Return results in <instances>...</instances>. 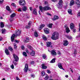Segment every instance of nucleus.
<instances>
[{"label":"nucleus","instance_id":"46","mask_svg":"<svg viewBox=\"0 0 80 80\" xmlns=\"http://www.w3.org/2000/svg\"><path fill=\"white\" fill-rule=\"evenodd\" d=\"M31 77H32L33 78H34L35 76V74H31Z\"/></svg>","mask_w":80,"mask_h":80},{"label":"nucleus","instance_id":"11","mask_svg":"<svg viewBox=\"0 0 80 80\" xmlns=\"http://www.w3.org/2000/svg\"><path fill=\"white\" fill-rule=\"evenodd\" d=\"M58 66L60 68H61V69H62V70H65L63 68V67H62V63H58Z\"/></svg>","mask_w":80,"mask_h":80},{"label":"nucleus","instance_id":"38","mask_svg":"<svg viewBox=\"0 0 80 80\" xmlns=\"http://www.w3.org/2000/svg\"><path fill=\"white\" fill-rule=\"evenodd\" d=\"M34 36L35 37H37L38 36V33L37 32H34Z\"/></svg>","mask_w":80,"mask_h":80},{"label":"nucleus","instance_id":"26","mask_svg":"<svg viewBox=\"0 0 80 80\" xmlns=\"http://www.w3.org/2000/svg\"><path fill=\"white\" fill-rule=\"evenodd\" d=\"M57 7L58 8H62V5L58 4V5L57 6Z\"/></svg>","mask_w":80,"mask_h":80},{"label":"nucleus","instance_id":"30","mask_svg":"<svg viewBox=\"0 0 80 80\" xmlns=\"http://www.w3.org/2000/svg\"><path fill=\"white\" fill-rule=\"evenodd\" d=\"M55 60H56V58H54L53 59H52L51 61H50V63H55Z\"/></svg>","mask_w":80,"mask_h":80},{"label":"nucleus","instance_id":"62","mask_svg":"<svg viewBox=\"0 0 80 80\" xmlns=\"http://www.w3.org/2000/svg\"><path fill=\"white\" fill-rule=\"evenodd\" d=\"M78 26L79 27V31L80 32V23H79Z\"/></svg>","mask_w":80,"mask_h":80},{"label":"nucleus","instance_id":"59","mask_svg":"<svg viewBox=\"0 0 80 80\" xmlns=\"http://www.w3.org/2000/svg\"><path fill=\"white\" fill-rule=\"evenodd\" d=\"M47 71V72L48 73H50V70H48Z\"/></svg>","mask_w":80,"mask_h":80},{"label":"nucleus","instance_id":"33","mask_svg":"<svg viewBox=\"0 0 80 80\" xmlns=\"http://www.w3.org/2000/svg\"><path fill=\"white\" fill-rule=\"evenodd\" d=\"M6 10H8V11H10V7H9L8 6H7L6 7Z\"/></svg>","mask_w":80,"mask_h":80},{"label":"nucleus","instance_id":"55","mask_svg":"<svg viewBox=\"0 0 80 80\" xmlns=\"http://www.w3.org/2000/svg\"><path fill=\"white\" fill-rule=\"evenodd\" d=\"M76 30V29H74L72 31L73 32V33H75Z\"/></svg>","mask_w":80,"mask_h":80},{"label":"nucleus","instance_id":"54","mask_svg":"<svg viewBox=\"0 0 80 80\" xmlns=\"http://www.w3.org/2000/svg\"><path fill=\"white\" fill-rule=\"evenodd\" d=\"M14 49L16 50V49H17V46H14Z\"/></svg>","mask_w":80,"mask_h":80},{"label":"nucleus","instance_id":"51","mask_svg":"<svg viewBox=\"0 0 80 80\" xmlns=\"http://www.w3.org/2000/svg\"><path fill=\"white\" fill-rule=\"evenodd\" d=\"M77 50H74V54H75H75H77Z\"/></svg>","mask_w":80,"mask_h":80},{"label":"nucleus","instance_id":"45","mask_svg":"<svg viewBox=\"0 0 80 80\" xmlns=\"http://www.w3.org/2000/svg\"><path fill=\"white\" fill-rule=\"evenodd\" d=\"M11 67L12 69H13V68H14V65L12 64V65L11 66Z\"/></svg>","mask_w":80,"mask_h":80},{"label":"nucleus","instance_id":"6","mask_svg":"<svg viewBox=\"0 0 80 80\" xmlns=\"http://www.w3.org/2000/svg\"><path fill=\"white\" fill-rule=\"evenodd\" d=\"M13 56L15 62H18V60H19L18 57L16 54H15L13 55Z\"/></svg>","mask_w":80,"mask_h":80},{"label":"nucleus","instance_id":"22","mask_svg":"<svg viewBox=\"0 0 80 80\" xmlns=\"http://www.w3.org/2000/svg\"><path fill=\"white\" fill-rule=\"evenodd\" d=\"M28 41H29V38H26V39L24 40V42H26V43H27V42H28Z\"/></svg>","mask_w":80,"mask_h":80},{"label":"nucleus","instance_id":"31","mask_svg":"<svg viewBox=\"0 0 80 80\" xmlns=\"http://www.w3.org/2000/svg\"><path fill=\"white\" fill-rule=\"evenodd\" d=\"M1 28H3L4 27V24H3V22H1Z\"/></svg>","mask_w":80,"mask_h":80},{"label":"nucleus","instance_id":"43","mask_svg":"<svg viewBox=\"0 0 80 80\" xmlns=\"http://www.w3.org/2000/svg\"><path fill=\"white\" fill-rule=\"evenodd\" d=\"M48 78H49L48 76H46L44 78V79L45 80H48Z\"/></svg>","mask_w":80,"mask_h":80},{"label":"nucleus","instance_id":"56","mask_svg":"<svg viewBox=\"0 0 80 80\" xmlns=\"http://www.w3.org/2000/svg\"><path fill=\"white\" fill-rule=\"evenodd\" d=\"M18 12H22V10H21V9L19 8L18 9Z\"/></svg>","mask_w":80,"mask_h":80},{"label":"nucleus","instance_id":"8","mask_svg":"<svg viewBox=\"0 0 80 80\" xmlns=\"http://www.w3.org/2000/svg\"><path fill=\"white\" fill-rule=\"evenodd\" d=\"M76 3L77 5V7L78 8L80 7V1L77 0L76 1Z\"/></svg>","mask_w":80,"mask_h":80},{"label":"nucleus","instance_id":"42","mask_svg":"<svg viewBox=\"0 0 80 80\" xmlns=\"http://www.w3.org/2000/svg\"><path fill=\"white\" fill-rule=\"evenodd\" d=\"M28 48H30V49L31 50H32V49H33V48L31 46H28Z\"/></svg>","mask_w":80,"mask_h":80},{"label":"nucleus","instance_id":"9","mask_svg":"<svg viewBox=\"0 0 80 80\" xmlns=\"http://www.w3.org/2000/svg\"><path fill=\"white\" fill-rule=\"evenodd\" d=\"M51 55H57V52L55 50H52L51 51Z\"/></svg>","mask_w":80,"mask_h":80},{"label":"nucleus","instance_id":"23","mask_svg":"<svg viewBox=\"0 0 80 80\" xmlns=\"http://www.w3.org/2000/svg\"><path fill=\"white\" fill-rule=\"evenodd\" d=\"M66 38L68 39H72V38H73L72 36L69 35H67L66 36Z\"/></svg>","mask_w":80,"mask_h":80},{"label":"nucleus","instance_id":"1","mask_svg":"<svg viewBox=\"0 0 80 80\" xmlns=\"http://www.w3.org/2000/svg\"><path fill=\"white\" fill-rule=\"evenodd\" d=\"M16 34L17 35L14 34H12V35L11 37V39L12 42H13V40H14V39L15 37H17V36H20V34H21V30H18L16 32Z\"/></svg>","mask_w":80,"mask_h":80},{"label":"nucleus","instance_id":"40","mask_svg":"<svg viewBox=\"0 0 80 80\" xmlns=\"http://www.w3.org/2000/svg\"><path fill=\"white\" fill-rule=\"evenodd\" d=\"M77 16L78 17H80V12H79L78 14H77Z\"/></svg>","mask_w":80,"mask_h":80},{"label":"nucleus","instance_id":"4","mask_svg":"<svg viewBox=\"0 0 80 80\" xmlns=\"http://www.w3.org/2000/svg\"><path fill=\"white\" fill-rule=\"evenodd\" d=\"M19 3L20 5L25 6V4H26V2H25V1L24 0H20L19 1Z\"/></svg>","mask_w":80,"mask_h":80},{"label":"nucleus","instance_id":"16","mask_svg":"<svg viewBox=\"0 0 80 80\" xmlns=\"http://www.w3.org/2000/svg\"><path fill=\"white\" fill-rule=\"evenodd\" d=\"M74 27H75L74 25L73 24V23H71L70 24V28L72 30V29H73V28H74Z\"/></svg>","mask_w":80,"mask_h":80},{"label":"nucleus","instance_id":"12","mask_svg":"<svg viewBox=\"0 0 80 80\" xmlns=\"http://www.w3.org/2000/svg\"><path fill=\"white\" fill-rule=\"evenodd\" d=\"M44 32L45 33L48 34L49 33V29L47 28H45L44 29Z\"/></svg>","mask_w":80,"mask_h":80},{"label":"nucleus","instance_id":"41","mask_svg":"<svg viewBox=\"0 0 80 80\" xmlns=\"http://www.w3.org/2000/svg\"><path fill=\"white\" fill-rule=\"evenodd\" d=\"M3 2V0H0V5H2Z\"/></svg>","mask_w":80,"mask_h":80},{"label":"nucleus","instance_id":"17","mask_svg":"<svg viewBox=\"0 0 80 80\" xmlns=\"http://www.w3.org/2000/svg\"><path fill=\"white\" fill-rule=\"evenodd\" d=\"M5 53H6V55H8L9 54H10V52L8 51V49H7L5 50Z\"/></svg>","mask_w":80,"mask_h":80},{"label":"nucleus","instance_id":"39","mask_svg":"<svg viewBox=\"0 0 80 80\" xmlns=\"http://www.w3.org/2000/svg\"><path fill=\"white\" fill-rule=\"evenodd\" d=\"M5 31H6V30L5 29H2V33H5Z\"/></svg>","mask_w":80,"mask_h":80},{"label":"nucleus","instance_id":"32","mask_svg":"<svg viewBox=\"0 0 80 80\" xmlns=\"http://www.w3.org/2000/svg\"><path fill=\"white\" fill-rule=\"evenodd\" d=\"M22 54L25 57L27 56V53H26L25 52H23Z\"/></svg>","mask_w":80,"mask_h":80},{"label":"nucleus","instance_id":"25","mask_svg":"<svg viewBox=\"0 0 80 80\" xmlns=\"http://www.w3.org/2000/svg\"><path fill=\"white\" fill-rule=\"evenodd\" d=\"M22 10L24 12H25V11H26V10H27V7H26V6L23 7L22 8Z\"/></svg>","mask_w":80,"mask_h":80},{"label":"nucleus","instance_id":"58","mask_svg":"<svg viewBox=\"0 0 80 80\" xmlns=\"http://www.w3.org/2000/svg\"><path fill=\"white\" fill-rule=\"evenodd\" d=\"M47 15H49L50 16H51L52 15H51V14L49 13H47Z\"/></svg>","mask_w":80,"mask_h":80},{"label":"nucleus","instance_id":"28","mask_svg":"<svg viewBox=\"0 0 80 80\" xmlns=\"http://www.w3.org/2000/svg\"><path fill=\"white\" fill-rule=\"evenodd\" d=\"M15 16H16V14L15 13H13L10 16L11 18H13V17H15Z\"/></svg>","mask_w":80,"mask_h":80},{"label":"nucleus","instance_id":"49","mask_svg":"<svg viewBox=\"0 0 80 80\" xmlns=\"http://www.w3.org/2000/svg\"><path fill=\"white\" fill-rule=\"evenodd\" d=\"M21 48L22 50H24L25 49V47H24V46H22L21 47Z\"/></svg>","mask_w":80,"mask_h":80},{"label":"nucleus","instance_id":"18","mask_svg":"<svg viewBox=\"0 0 80 80\" xmlns=\"http://www.w3.org/2000/svg\"><path fill=\"white\" fill-rule=\"evenodd\" d=\"M47 46L48 47H49L50 45H52V42H47Z\"/></svg>","mask_w":80,"mask_h":80},{"label":"nucleus","instance_id":"34","mask_svg":"<svg viewBox=\"0 0 80 80\" xmlns=\"http://www.w3.org/2000/svg\"><path fill=\"white\" fill-rule=\"evenodd\" d=\"M41 75L42 76H44V75H45V72H44V71H42L41 72Z\"/></svg>","mask_w":80,"mask_h":80},{"label":"nucleus","instance_id":"10","mask_svg":"<svg viewBox=\"0 0 80 80\" xmlns=\"http://www.w3.org/2000/svg\"><path fill=\"white\" fill-rule=\"evenodd\" d=\"M64 43L63 44L64 46H67L68 45V42L67 40H64L63 41Z\"/></svg>","mask_w":80,"mask_h":80},{"label":"nucleus","instance_id":"2","mask_svg":"<svg viewBox=\"0 0 80 80\" xmlns=\"http://www.w3.org/2000/svg\"><path fill=\"white\" fill-rule=\"evenodd\" d=\"M39 8L41 12L42 13L43 12V11H47V10H51L52 9L50 7L48 6H45L43 8L42 6H39Z\"/></svg>","mask_w":80,"mask_h":80},{"label":"nucleus","instance_id":"48","mask_svg":"<svg viewBox=\"0 0 80 80\" xmlns=\"http://www.w3.org/2000/svg\"><path fill=\"white\" fill-rule=\"evenodd\" d=\"M30 27H30V25H29V26H26V28H30Z\"/></svg>","mask_w":80,"mask_h":80},{"label":"nucleus","instance_id":"13","mask_svg":"<svg viewBox=\"0 0 80 80\" xmlns=\"http://www.w3.org/2000/svg\"><path fill=\"white\" fill-rule=\"evenodd\" d=\"M42 69H47V66H45L44 63L42 64Z\"/></svg>","mask_w":80,"mask_h":80},{"label":"nucleus","instance_id":"61","mask_svg":"<svg viewBox=\"0 0 80 80\" xmlns=\"http://www.w3.org/2000/svg\"><path fill=\"white\" fill-rule=\"evenodd\" d=\"M14 64L15 65H17L18 64V63L17 62H14Z\"/></svg>","mask_w":80,"mask_h":80},{"label":"nucleus","instance_id":"60","mask_svg":"<svg viewBox=\"0 0 80 80\" xmlns=\"http://www.w3.org/2000/svg\"><path fill=\"white\" fill-rule=\"evenodd\" d=\"M29 8H30V10H31V11H32L33 9H32V7H30Z\"/></svg>","mask_w":80,"mask_h":80},{"label":"nucleus","instance_id":"21","mask_svg":"<svg viewBox=\"0 0 80 80\" xmlns=\"http://www.w3.org/2000/svg\"><path fill=\"white\" fill-rule=\"evenodd\" d=\"M30 55L32 56H35V51H32V52H31V53Z\"/></svg>","mask_w":80,"mask_h":80},{"label":"nucleus","instance_id":"19","mask_svg":"<svg viewBox=\"0 0 80 80\" xmlns=\"http://www.w3.org/2000/svg\"><path fill=\"white\" fill-rule=\"evenodd\" d=\"M45 26V25L44 24H42L40 25V27L38 28V29L39 30H40L41 29H42V28H43Z\"/></svg>","mask_w":80,"mask_h":80},{"label":"nucleus","instance_id":"53","mask_svg":"<svg viewBox=\"0 0 80 80\" xmlns=\"http://www.w3.org/2000/svg\"><path fill=\"white\" fill-rule=\"evenodd\" d=\"M15 42L16 43H19V41H18V40H15Z\"/></svg>","mask_w":80,"mask_h":80},{"label":"nucleus","instance_id":"64","mask_svg":"<svg viewBox=\"0 0 80 80\" xmlns=\"http://www.w3.org/2000/svg\"><path fill=\"white\" fill-rule=\"evenodd\" d=\"M78 80H80V76H79L78 78Z\"/></svg>","mask_w":80,"mask_h":80},{"label":"nucleus","instance_id":"36","mask_svg":"<svg viewBox=\"0 0 80 80\" xmlns=\"http://www.w3.org/2000/svg\"><path fill=\"white\" fill-rule=\"evenodd\" d=\"M52 25H53V24L52 23L49 24L48 25V27H49V28H52Z\"/></svg>","mask_w":80,"mask_h":80},{"label":"nucleus","instance_id":"15","mask_svg":"<svg viewBox=\"0 0 80 80\" xmlns=\"http://www.w3.org/2000/svg\"><path fill=\"white\" fill-rule=\"evenodd\" d=\"M32 13L33 14L35 15H37V9H36V8L34 9Z\"/></svg>","mask_w":80,"mask_h":80},{"label":"nucleus","instance_id":"3","mask_svg":"<svg viewBox=\"0 0 80 80\" xmlns=\"http://www.w3.org/2000/svg\"><path fill=\"white\" fill-rule=\"evenodd\" d=\"M58 33L57 32H54L52 34V40H57L58 38Z\"/></svg>","mask_w":80,"mask_h":80},{"label":"nucleus","instance_id":"20","mask_svg":"<svg viewBox=\"0 0 80 80\" xmlns=\"http://www.w3.org/2000/svg\"><path fill=\"white\" fill-rule=\"evenodd\" d=\"M59 18L58 17V16H55L53 20L55 21V20H58Z\"/></svg>","mask_w":80,"mask_h":80},{"label":"nucleus","instance_id":"52","mask_svg":"<svg viewBox=\"0 0 80 80\" xmlns=\"http://www.w3.org/2000/svg\"><path fill=\"white\" fill-rule=\"evenodd\" d=\"M11 5L12 6H13V7H15V3H12Z\"/></svg>","mask_w":80,"mask_h":80},{"label":"nucleus","instance_id":"57","mask_svg":"<svg viewBox=\"0 0 80 80\" xmlns=\"http://www.w3.org/2000/svg\"><path fill=\"white\" fill-rule=\"evenodd\" d=\"M13 18H11L10 19V22H12V21H13Z\"/></svg>","mask_w":80,"mask_h":80},{"label":"nucleus","instance_id":"24","mask_svg":"<svg viewBox=\"0 0 80 80\" xmlns=\"http://www.w3.org/2000/svg\"><path fill=\"white\" fill-rule=\"evenodd\" d=\"M58 4L61 5H63V1H62V0H59V2H58Z\"/></svg>","mask_w":80,"mask_h":80},{"label":"nucleus","instance_id":"29","mask_svg":"<svg viewBox=\"0 0 80 80\" xmlns=\"http://www.w3.org/2000/svg\"><path fill=\"white\" fill-rule=\"evenodd\" d=\"M42 38L43 40H44V41H46L47 40V38L45 37V36L43 35L42 36Z\"/></svg>","mask_w":80,"mask_h":80},{"label":"nucleus","instance_id":"63","mask_svg":"<svg viewBox=\"0 0 80 80\" xmlns=\"http://www.w3.org/2000/svg\"><path fill=\"white\" fill-rule=\"evenodd\" d=\"M16 80H20V79H19V78L18 77H16Z\"/></svg>","mask_w":80,"mask_h":80},{"label":"nucleus","instance_id":"35","mask_svg":"<svg viewBox=\"0 0 80 80\" xmlns=\"http://www.w3.org/2000/svg\"><path fill=\"white\" fill-rule=\"evenodd\" d=\"M42 57L44 59H45V58H47V57H46V56L45 55V54H43L42 55Z\"/></svg>","mask_w":80,"mask_h":80},{"label":"nucleus","instance_id":"5","mask_svg":"<svg viewBox=\"0 0 80 80\" xmlns=\"http://www.w3.org/2000/svg\"><path fill=\"white\" fill-rule=\"evenodd\" d=\"M65 28H66V32L67 33H68L70 32V30H69V28L68 27V26H67V25L66 24L65 25Z\"/></svg>","mask_w":80,"mask_h":80},{"label":"nucleus","instance_id":"37","mask_svg":"<svg viewBox=\"0 0 80 80\" xmlns=\"http://www.w3.org/2000/svg\"><path fill=\"white\" fill-rule=\"evenodd\" d=\"M9 50H10L11 52H12L13 51V49H12V47H9L8 48Z\"/></svg>","mask_w":80,"mask_h":80},{"label":"nucleus","instance_id":"47","mask_svg":"<svg viewBox=\"0 0 80 80\" xmlns=\"http://www.w3.org/2000/svg\"><path fill=\"white\" fill-rule=\"evenodd\" d=\"M57 53L58 55H61V52L60 51H58L57 52Z\"/></svg>","mask_w":80,"mask_h":80},{"label":"nucleus","instance_id":"14","mask_svg":"<svg viewBox=\"0 0 80 80\" xmlns=\"http://www.w3.org/2000/svg\"><path fill=\"white\" fill-rule=\"evenodd\" d=\"M75 3V2L73 0H71L70 1V6H72V5H73Z\"/></svg>","mask_w":80,"mask_h":80},{"label":"nucleus","instance_id":"44","mask_svg":"<svg viewBox=\"0 0 80 80\" xmlns=\"http://www.w3.org/2000/svg\"><path fill=\"white\" fill-rule=\"evenodd\" d=\"M30 63L32 65H33V64H34V63H35V62H34V61H31Z\"/></svg>","mask_w":80,"mask_h":80},{"label":"nucleus","instance_id":"7","mask_svg":"<svg viewBox=\"0 0 80 80\" xmlns=\"http://www.w3.org/2000/svg\"><path fill=\"white\" fill-rule=\"evenodd\" d=\"M28 65L27 64H26L25 66V68L24 69L25 72H27L28 71Z\"/></svg>","mask_w":80,"mask_h":80},{"label":"nucleus","instance_id":"27","mask_svg":"<svg viewBox=\"0 0 80 80\" xmlns=\"http://www.w3.org/2000/svg\"><path fill=\"white\" fill-rule=\"evenodd\" d=\"M72 10L71 9H68V12L69 14H70V15H72Z\"/></svg>","mask_w":80,"mask_h":80},{"label":"nucleus","instance_id":"50","mask_svg":"<svg viewBox=\"0 0 80 80\" xmlns=\"http://www.w3.org/2000/svg\"><path fill=\"white\" fill-rule=\"evenodd\" d=\"M31 24H32V22H31V21H29L28 23V25H29L30 26Z\"/></svg>","mask_w":80,"mask_h":80}]
</instances>
